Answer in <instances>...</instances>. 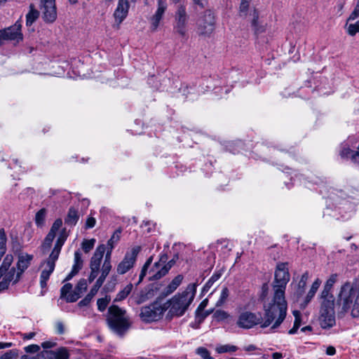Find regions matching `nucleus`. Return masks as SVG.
Returning a JSON list of instances; mask_svg holds the SVG:
<instances>
[{
    "label": "nucleus",
    "instance_id": "nucleus-21",
    "mask_svg": "<svg viewBox=\"0 0 359 359\" xmlns=\"http://www.w3.org/2000/svg\"><path fill=\"white\" fill-rule=\"evenodd\" d=\"M44 359H68L69 353L67 350L61 347L56 351H43L41 352Z\"/></svg>",
    "mask_w": 359,
    "mask_h": 359
},
{
    "label": "nucleus",
    "instance_id": "nucleus-14",
    "mask_svg": "<svg viewBox=\"0 0 359 359\" xmlns=\"http://www.w3.org/2000/svg\"><path fill=\"white\" fill-rule=\"evenodd\" d=\"M163 313V308L157 304H151L142 308L140 317L144 321L151 322L159 319Z\"/></svg>",
    "mask_w": 359,
    "mask_h": 359
},
{
    "label": "nucleus",
    "instance_id": "nucleus-44",
    "mask_svg": "<svg viewBox=\"0 0 359 359\" xmlns=\"http://www.w3.org/2000/svg\"><path fill=\"white\" fill-rule=\"evenodd\" d=\"M110 300V297H108L99 299L97 302L98 310L100 311H104L106 309L107 305L109 304Z\"/></svg>",
    "mask_w": 359,
    "mask_h": 359
},
{
    "label": "nucleus",
    "instance_id": "nucleus-50",
    "mask_svg": "<svg viewBox=\"0 0 359 359\" xmlns=\"http://www.w3.org/2000/svg\"><path fill=\"white\" fill-rule=\"evenodd\" d=\"M55 235L56 234L49 231L44 239L43 246L49 248L51 245V243L53 241V240L55 237Z\"/></svg>",
    "mask_w": 359,
    "mask_h": 359
},
{
    "label": "nucleus",
    "instance_id": "nucleus-3",
    "mask_svg": "<svg viewBox=\"0 0 359 359\" xmlns=\"http://www.w3.org/2000/svg\"><path fill=\"white\" fill-rule=\"evenodd\" d=\"M196 292V284L187 285L184 291L173 296L164 305L168 310V315L172 317H180L184 314L193 302Z\"/></svg>",
    "mask_w": 359,
    "mask_h": 359
},
{
    "label": "nucleus",
    "instance_id": "nucleus-25",
    "mask_svg": "<svg viewBox=\"0 0 359 359\" xmlns=\"http://www.w3.org/2000/svg\"><path fill=\"white\" fill-rule=\"evenodd\" d=\"M102 285V283L97 280L94 286L91 288L89 293L86 296V297L83 299L81 300L79 302L78 305L80 307L88 305V304L90 302L93 297L97 294L98 290Z\"/></svg>",
    "mask_w": 359,
    "mask_h": 359
},
{
    "label": "nucleus",
    "instance_id": "nucleus-48",
    "mask_svg": "<svg viewBox=\"0 0 359 359\" xmlns=\"http://www.w3.org/2000/svg\"><path fill=\"white\" fill-rule=\"evenodd\" d=\"M72 290L71 283L65 284L60 289V298L64 299Z\"/></svg>",
    "mask_w": 359,
    "mask_h": 359
},
{
    "label": "nucleus",
    "instance_id": "nucleus-58",
    "mask_svg": "<svg viewBox=\"0 0 359 359\" xmlns=\"http://www.w3.org/2000/svg\"><path fill=\"white\" fill-rule=\"evenodd\" d=\"M55 345H56V343L55 341H46L41 344L42 348H43L45 349L54 347V346H55Z\"/></svg>",
    "mask_w": 359,
    "mask_h": 359
},
{
    "label": "nucleus",
    "instance_id": "nucleus-2",
    "mask_svg": "<svg viewBox=\"0 0 359 359\" xmlns=\"http://www.w3.org/2000/svg\"><path fill=\"white\" fill-rule=\"evenodd\" d=\"M287 304L285 294L273 292L271 301L264 306V316L262 327H266L273 323L271 329L278 327L287 315Z\"/></svg>",
    "mask_w": 359,
    "mask_h": 359
},
{
    "label": "nucleus",
    "instance_id": "nucleus-31",
    "mask_svg": "<svg viewBox=\"0 0 359 359\" xmlns=\"http://www.w3.org/2000/svg\"><path fill=\"white\" fill-rule=\"evenodd\" d=\"M121 231L120 229L116 230L113 235L111 236V238L107 242V245L109 247V249L107 251H110V255H111V252L116 244L118 242L121 238Z\"/></svg>",
    "mask_w": 359,
    "mask_h": 359
},
{
    "label": "nucleus",
    "instance_id": "nucleus-22",
    "mask_svg": "<svg viewBox=\"0 0 359 359\" xmlns=\"http://www.w3.org/2000/svg\"><path fill=\"white\" fill-rule=\"evenodd\" d=\"M83 267V260L80 251L77 250L74 252V264L70 273L67 276L65 281L71 280Z\"/></svg>",
    "mask_w": 359,
    "mask_h": 359
},
{
    "label": "nucleus",
    "instance_id": "nucleus-56",
    "mask_svg": "<svg viewBox=\"0 0 359 359\" xmlns=\"http://www.w3.org/2000/svg\"><path fill=\"white\" fill-rule=\"evenodd\" d=\"M0 359H16V355L12 351H8L4 353Z\"/></svg>",
    "mask_w": 359,
    "mask_h": 359
},
{
    "label": "nucleus",
    "instance_id": "nucleus-4",
    "mask_svg": "<svg viewBox=\"0 0 359 359\" xmlns=\"http://www.w3.org/2000/svg\"><path fill=\"white\" fill-rule=\"evenodd\" d=\"M338 304L343 313L350 311L352 317H359V288L350 283H344L339 294Z\"/></svg>",
    "mask_w": 359,
    "mask_h": 359
},
{
    "label": "nucleus",
    "instance_id": "nucleus-64",
    "mask_svg": "<svg viewBox=\"0 0 359 359\" xmlns=\"http://www.w3.org/2000/svg\"><path fill=\"white\" fill-rule=\"evenodd\" d=\"M283 354L281 353L276 352L272 354V358L273 359H280L282 358Z\"/></svg>",
    "mask_w": 359,
    "mask_h": 359
},
{
    "label": "nucleus",
    "instance_id": "nucleus-30",
    "mask_svg": "<svg viewBox=\"0 0 359 359\" xmlns=\"http://www.w3.org/2000/svg\"><path fill=\"white\" fill-rule=\"evenodd\" d=\"M79 219V215L77 211L74 208H70L68 214L65 219V224L68 225H75Z\"/></svg>",
    "mask_w": 359,
    "mask_h": 359
},
{
    "label": "nucleus",
    "instance_id": "nucleus-5",
    "mask_svg": "<svg viewBox=\"0 0 359 359\" xmlns=\"http://www.w3.org/2000/svg\"><path fill=\"white\" fill-rule=\"evenodd\" d=\"M107 320L110 329L119 335H122L126 332L130 325L126 311L116 305H112L109 308Z\"/></svg>",
    "mask_w": 359,
    "mask_h": 359
},
{
    "label": "nucleus",
    "instance_id": "nucleus-52",
    "mask_svg": "<svg viewBox=\"0 0 359 359\" xmlns=\"http://www.w3.org/2000/svg\"><path fill=\"white\" fill-rule=\"evenodd\" d=\"M337 274L331 275L330 277L326 281L324 287L332 290V286L337 281Z\"/></svg>",
    "mask_w": 359,
    "mask_h": 359
},
{
    "label": "nucleus",
    "instance_id": "nucleus-59",
    "mask_svg": "<svg viewBox=\"0 0 359 359\" xmlns=\"http://www.w3.org/2000/svg\"><path fill=\"white\" fill-rule=\"evenodd\" d=\"M90 270H91V271H90V276L88 278V280L90 283L93 282L96 278V277L98 275V272H99V270H94V269H90Z\"/></svg>",
    "mask_w": 359,
    "mask_h": 359
},
{
    "label": "nucleus",
    "instance_id": "nucleus-49",
    "mask_svg": "<svg viewBox=\"0 0 359 359\" xmlns=\"http://www.w3.org/2000/svg\"><path fill=\"white\" fill-rule=\"evenodd\" d=\"M348 34L354 36L356 33L359 32V21L353 24H349L347 28Z\"/></svg>",
    "mask_w": 359,
    "mask_h": 359
},
{
    "label": "nucleus",
    "instance_id": "nucleus-1",
    "mask_svg": "<svg viewBox=\"0 0 359 359\" xmlns=\"http://www.w3.org/2000/svg\"><path fill=\"white\" fill-rule=\"evenodd\" d=\"M32 256L21 255L18 257L16 270L11 266L13 262L12 255H7L0 266V291L8 288L10 283L15 284L18 282L22 273L28 268Z\"/></svg>",
    "mask_w": 359,
    "mask_h": 359
},
{
    "label": "nucleus",
    "instance_id": "nucleus-19",
    "mask_svg": "<svg viewBox=\"0 0 359 359\" xmlns=\"http://www.w3.org/2000/svg\"><path fill=\"white\" fill-rule=\"evenodd\" d=\"M129 6L128 0H118L117 7L114 13L115 20L118 25L126 18Z\"/></svg>",
    "mask_w": 359,
    "mask_h": 359
},
{
    "label": "nucleus",
    "instance_id": "nucleus-36",
    "mask_svg": "<svg viewBox=\"0 0 359 359\" xmlns=\"http://www.w3.org/2000/svg\"><path fill=\"white\" fill-rule=\"evenodd\" d=\"M229 295V290L226 287H224L221 291L219 299L216 302V306H222L227 300Z\"/></svg>",
    "mask_w": 359,
    "mask_h": 359
},
{
    "label": "nucleus",
    "instance_id": "nucleus-43",
    "mask_svg": "<svg viewBox=\"0 0 359 359\" xmlns=\"http://www.w3.org/2000/svg\"><path fill=\"white\" fill-rule=\"evenodd\" d=\"M196 353L203 359H212L209 351L205 347L197 348Z\"/></svg>",
    "mask_w": 359,
    "mask_h": 359
},
{
    "label": "nucleus",
    "instance_id": "nucleus-16",
    "mask_svg": "<svg viewBox=\"0 0 359 359\" xmlns=\"http://www.w3.org/2000/svg\"><path fill=\"white\" fill-rule=\"evenodd\" d=\"M250 1L251 0H241L239 14L243 18H248L252 25L256 26L257 25L259 15L256 9L250 8Z\"/></svg>",
    "mask_w": 359,
    "mask_h": 359
},
{
    "label": "nucleus",
    "instance_id": "nucleus-40",
    "mask_svg": "<svg viewBox=\"0 0 359 359\" xmlns=\"http://www.w3.org/2000/svg\"><path fill=\"white\" fill-rule=\"evenodd\" d=\"M95 243V239L92 238L90 240H84L81 243V247L83 250L88 253L94 247Z\"/></svg>",
    "mask_w": 359,
    "mask_h": 359
},
{
    "label": "nucleus",
    "instance_id": "nucleus-46",
    "mask_svg": "<svg viewBox=\"0 0 359 359\" xmlns=\"http://www.w3.org/2000/svg\"><path fill=\"white\" fill-rule=\"evenodd\" d=\"M355 151L351 150L348 146L344 145L340 151V155L342 158H351L353 154H354Z\"/></svg>",
    "mask_w": 359,
    "mask_h": 359
},
{
    "label": "nucleus",
    "instance_id": "nucleus-35",
    "mask_svg": "<svg viewBox=\"0 0 359 359\" xmlns=\"http://www.w3.org/2000/svg\"><path fill=\"white\" fill-rule=\"evenodd\" d=\"M308 279H309V273L307 272H306L302 276L301 279L298 283V287H297V292L299 296L302 295L304 292V290H305Z\"/></svg>",
    "mask_w": 359,
    "mask_h": 359
},
{
    "label": "nucleus",
    "instance_id": "nucleus-34",
    "mask_svg": "<svg viewBox=\"0 0 359 359\" xmlns=\"http://www.w3.org/2000/svg\"><path fill=\"white\" fill-rule=\"evenodd\" d=\"M238 348L234 345L231 344H224L219 345L216 347V351L218 353H233L236 351Z\"/></svg>",
    "mask_w": 359,
    "mask_h": 359
},
{
    "label": "nucleus",
    "instance_id": "nucleus-9",
    "mask_svg": "<svg viewBox=\"0 0 359 359\" xmlns=\"http://www.w3.org/2000/svg\"><path fill=\"white\" fill-rule=\"evenodd\" d=\"M215 19L210 11H206L198 22V32L200 35L209 36L215 30Z\"/></svg>",
    "mask_w": 359,
    "mask_h": 359
},
{
    "label": "nucleus",
    "instance_id": "nucleus-39",
    "mask_svg": "<svg viewBox=\"0 0 359 359\" xmlns=\"http://www.w3.org/2000/svg\"><path fill=\"white\" fill-rule=\"evenodd\" d=\"M87 289V281L86 279H81L74 288V291L76 293L79 294V296H81L83 292H85Z\"/></svg>",
    "mask_w": 359,
    "mask_h": 359
},
{
    "label": "nucleus",
    "instance_id": "nucleus-57",
    "mask_svg": "<svg viewBox=\"0 0 359 359\" xmlns=\"http://www.w3.org/2000/svg\"><path fill=\"white\" fill-rule=\"evenodd\" d=\"M56 332L59 334H62L65 332V327L62 323L57 322L55 324Z\"/></svg>",
    "mask_w": 359,
    "mask_h": 359
},
{
    "label": "nucleus",
    "instance_id": "nucleus-60",
    "mask_svg": "<svg viewBox=\"0 0 359 359\" xmlns=\"http://www.w3.org/2000/svg\"><path fill=\"white\" fill-rule=\"evenodd\" d=\"M351 161L353 163H358L359 165V149L358 151H355L354 154H352Z\"/></svg>",
    "mask_w": 359,
    "mask_h": 359
},
{
    "label": "nucleus",
    "instance_id": "nucleus-7",
    "mask_svg": "<svg viewBox=\"0 0 359 359\" xmlns=\"http://www.w3.org/2000/svg\"><path fill=\"white\" fill-rule=\"evenodd\" d=\"M189 16L186 11V8L183 5H180L175 14V22L173 29L175 33L181 36H185L188 30Z\"/></svg>",
    "mask_w": 359,
    "mask_h": 359
},
{
    "label": "nucleus",
    "instance_id": "nucleus-23",
    "mask_svg": "<svg viewBox=\"0 0 359 359\" xmlns=\"http://www.w3.org/2000/svg\"><path fill=\"white\" fill-rule=\"evenodd\" d=\"M111 269V264L110 251H107L105 255V258H104L103 265L102 266L101 276L98 278V279L97 280L103 284L104 281L105 280L106 277L109 273Z\"/></svg>",
    "mask_w": 359,
    "mask_h": 359
},
{
    "label": "nucleus",
    "instance_id": "nucleus-63",
    "mask_svg": "<svg viewBox=\"0 0 359 359\" xmlns=\"http://www.w3.org/2000/svg\"><path fill=\"white\" fill-rule=\"evenodd\" d=\"M246 351H252L257 349V347L255 345L250 344L244 348Z\"/></svg>",
    "mask_w": 359,
    "mask_h": 359
},
{
    "label": "nucleus",
    "instance_id": "nucleus-27",
    "mask_svg": "<svg viewBox=\"0 0 359 359\" xmlns=\"http://www.w3.org/2000/svg\"><path fill=\"white\" fill-rule=\"evenodd\" d=\"M222 275V270L215 271L203 286V292H208L212 286V285L221 278Z\"/></svg>",
    "mask_w": 359,
    "mask_h": 359
},
{
    "label": "nucleus",
    "instance_id": "nucleus-15",
    "mask_svg": "<svg viewBox=\"0 0 359 359\" xmlns=\"http://www.w3.org/2000/svg\"><path fill=\"white\" fill-rule=\"evenodd\" d=\"M22 39L21 25L18 22L5 29L0 30V43L5 40L17 41Z\"/></svg>",
    "mask_w": 359,
    "mask_h": 359
},
{
    "label": "nucleus",
    "instance_id": "nucleus-13",
    "mask_svg": "<svg viewBox=\"0 0 359 359\" xmlns=\"http://www.w3.org/2000/svg\"><path fill=\"white\" fill-rule=\"evenodd\" d=\"M262 317L250 311L242 312L237 320L236 325L243 329H250L261 323Z\"/></svg>",
    "mask_w": 359,
    "mask_h": 359
},
{
    "label": "nucleus",
    "instance_id": "nucleus-41",
    "mask_svg": "<svg viewBox=\"0 0 359 359\" xmlns=\"http://www.w3.org/2000/svg\"><path fill=\"white\" fill-rule=\"evenodd\" d=\"M6 236L4 229H0V254H5L6 250Z\"/></svg>",
    "mask_w": 359,
    "mask_h": 359
},
{
    "label": "nucleus",
    "instance_id": "nucleus-42",
    "mask_svg": "<svg viewBox=\"0 0 359 359\" xmlns=\"http://www.w3.org/2000/svg\"><path fill=\"white\" fill-rule=\"evenodd\" d=\"M152 261H153V257L151 256L145 262V264H144L142 270H141V272H140V280H139V283L141 282L144 277L146 276L147 274V269L148 268L151 266V263H152Z\"/></svg>",
    "mask_w": 359,
    "mask_h": 359
},
{
    "label": "nucleus",
    "instance_id": "nucleus-62",
    "mask_svg": "<svg viewBox=\"0 0 359 359\" xmlns=\"http://www.w3.org/2000/svg\"><path fill=\"white\" fill-rule=\"evenodd\" d=\"M36 335V333L34 332H29V333H25L23 334L22 335V338L24 339H32L33 337H34Z\"/></svg>",
    "mask_w": 359,
    "mask_h": 359
},
{
    "label": "nucleus",
    "instance_id": "nucleus-45",
    "mask_svg": "<svg viewBox=\"0 0 359 359\" xmlns=\"http://www.w3.org/2000/svg\"><path fill=\"white\" fill-rule=\"evenodd\" d=\"M46 213V212L45 209H41L36 212L35 217V222L38 226L43 224L45 219Z\"/></svg>",
    "mask_w": 359,
    "mask_h": 359
},
{
    "label": "nucleus",
    "instance_id": "nucleus-55",
    "mask_svg": "<svg viewBox=\"0 0 359 359\" xmlns=\"http://www.w3.org/2000/svg\"><path fill=\"white\" fill-rule=\"evenodd\" d=\"M95 224H96L95 219L93 217H89L86 219V227L87 229H91L95 226Z\"/></svg>",
    "mask_w": 359,
    "mask_h": 359
},
{
    "label": "nucleus",
    "instance_id": "nucleus-17",
    "mask_svg": "<svg viewBox=\"0 0 359 359\" xmlns=\"http://www.w3.org/2000/svg\"><path fill=\"white\" fill-rule=\"evenodd\" d=\"M166 9V0H158L157 9L149 20L151 23V29L153 32L156 31L158 29Z\"/></svg>",
    "mask_w": 359,
    "mask_h": 359
},
{
    "label": "nucleus",
    "instance_id": "nucleus-54",
    "mask_svg": "<svg viewBox=\"0 0 359 359\" xmlns=\"http://www.w3.org/2000/svg\"><path fill=\"white\" fill-rule=\"evenodd\" d=\"M27 353H36L40 350V347L36 344H32L25 348Z\"/></svg>",
    "mask_w": 359,
    "mask_h": 359
},
{
    "label": "nucleus",
    "instance_id": "nucleus-38",
    "mask_svg": "<svg viewBox=\"0 0 359 359\" xmlns=\"http://www.w3.org/2000/svg\"><path fill=\"white\" fill-rule=\"evenodd\" d=\"M213 317L218 321H223L229 318L231 316L228 312L224 310H217L214 313Z\"/></svg>",
    "mask_w": 359,
    "mask_h": 359
},
{
    "label": "nucleus",
    "instance_id": "nucleus-53",
    "mask_svg": "<svg viewBox=\"0 0 359 359\" xmlns=\"http://www.w3.org/2000/svg\"><path fill=\"white\" fill-rule=\"evenodd\" d=\"M359 17V0H358L356 6L348 18V20H353Z\"/></svg>",
    "mask_w": 359,
    "mask_h": 359
},
{
    "label": "nucleus",
    "instance_id": "nucleus-26",
    "mask_svg": "<svg viewBox=\"0 0 359 359\" xmlns=\"http://www.w3.org/2000/svg\"><path fill=\"white\" fill-rule=\"evenodd\" d=\"M67 238V235L65 232V230H63L60 233L59 237L57 238L56 243L55 244V246L51 252V253H53V256L55 255H60V253L61 252V249L62 245H64L66 239Z\"/></svg>",
    "mask_w": 359,
    "mask_h": 359
},
{
    "label": "nucleus",
    "instance_id": "nucleus-12",
    "mask_svg": "<svg viewBox=\"0 0 359 359\" xmlns=\"http://www.w3.org/2000/svg\"><path fill=\"white\" fill-rule=\"evenodd\" d=\"M58 257V255L53 256V253H50L48 258L41 264L42 271L40 276V285L41 287L43 288L46 287L47 281L55 269V262L57 260Z\"/></svg>",
    "mask_w": 359,
    "mask_h": 359
},
{
    "label": "nucleus",
    "instance_id": "nucleus-32",
    "mask_svg": "<svg viewBox=\"0 0 359 359\" xmlns=\"http://www.w3.org/2000/svg\"><path fill=\"white\" fill-rule=\"evenodd\" d=\"M39 12L37 10L34 8L32 4L30 5V11L26 15V25L27 26H31L33 22L38 18Z\"/></svg>",
    "mask_w": 359,
    "mask_h": 359
},
{
    "label": "nucleus",
    "instance_id": "nucleus-61",
    "mask_svg": "<svg viewBox=\"0 0 359 359\" xmlns=\"http://www.w3.org/2000/svg\"><path fill=\"white\" fill-rule=\"evenodd\" d=\"M336 353V349L334 346H330L326 349V354L327 355H334Z\"/></svg>",
    "mask_w": 359,
    "mask_h": 359
},
{
    "label": "nucleus",
    "instance_id": "nucleus-6",
    "mask_svg": "<svg viewBox=\"0 0 359 359\" xmlns=\"http://www.w3.org/2000/svg\"><path fill=\"white\" fill-rule=\"evenodd\" d=\"M290 275L287 263L277 264L275 271V278L273 283V292H280L285 294L286 285L290 280Z\"/></svg>",
    "mask_w": 359,
    "mask_h": 359
},
{
    "label": "nucleus",
    "instance_id": "nucleus-20",
    "mask_svg": "<svg viewBox=\"0 0 359 359\" xmlns=\"http://www.w3.org/2000/svg\"><path fill=\"white\" fill-rule=\"evenodd\" d=\"M106 251V246L104 244L97 247L90 262V269L100 270L101 261Z\"/></svg>",
    "mask_w": 359,
    "mask_h": 359
},
{
    "label": "nucleus",
    "instance_id": "nucleus-10",
    "mask_svg": "<svg viewBox=\"0 0 359 359\" xmlns=\"http://www.w3.org/2000/svg\"><path fill=\"white\" fill-rule=\"evenodd\" d=\"M321 305L319 316V323L323 329L330 328L335 325V313L334 306Z\"/></svg>",
    "mask_w": 359,
    "mask_h": 359
},
{
    "label": "nucleus",
    "instance_id": "nucleus-11",
    "mask_svg": "<svg viewBox=\"0 0 359 359\" xmlns=\"http://www.w3.org/2000/svg\"><path fill=\"white\" fill-rule=\"evenodd\" d=\"M168 261L166 255H162L158 260L154 263L151 268L149 273L150 274L149 280H156L165 276L170 269V266H165V263Z\"/></svg>",
    "mask_w": 359,
    "mask_h": 359
},
{
    "label": "nucleus",
    "instance_id": "nucleus-29",
    "mask_svg": "<svg viewBox=\"0 0 359 359\" xmlns=\"http://www.w3.org/2000/svg\"><path fill=\"white\" fill-rule=\"evenodd\" d=\"M320 284H321V280L319 278L316 279V280L313 283L311 289L309 290L308 294L306 296L304 305V307L315 296V294L317 292L318 289L319 288Z\"/></svg>",
    "mask_w": 359,
    "mask_h": 359
},
{
    "label": "nucleus",
    "instance_id": "nucleus-18",
    "mask_svg": "<svg viewBox=\"0 0 359 359\" xmlns=\"http://www.w3.org/2000/svg\"><path fill=\"white\" fill-rule=\"evenodd\" d=\"M41 8L43 19L46 22H53L57 18L55 0H43Z\"/></svg>",
    "mask_w": 359,
    "mask_h": 359
},
{
    "label": "nucleus",
    "instance_id": "nucleus-28",
    "mask_svg": "<svg viewBox=\"0 0 359 359\" xmlns=\"http://www.w3.org/2000/svg\"><path fill=\"white\" fill-rule=\"evenodd\" d=\"M320 297L323 299L321 305H328L327 303L330 302V306H334V298L331 294V289H328L324 287L323 290L321 292Z\"/></svg>",
    "mask_w": 359,
    "mask_h": 359
},
{
    "label": "nucleus",
    "instance_id": "nucleus-24",
    "mask_svg": "<svg viewBox=\"0 0 359 359\" xmlns=\"http://www.w3.org/2000/svg\"><path fill=\"white\" fill-rule=\"evenodd\" d=\"M184 277L182 275L179 274L175 276L172 281L168 285V286L164 289L163 294L165 295H169L174 292L177 287L181 285Z\"/></svg>",
    "mask_w": 359,
    "mask_h": 359
},
{
    "label": "nucleus",
    "instance_id": "nucleus-47",
    "mask_svg": "<svg viewBox=\"0 0 359 359\" xmlns=\"http://www.w3.org/2000/svg\"><path fill=\"white\" fill-rule=\"evenodd\" d=\"M81 296H79V293H76L74 290H72L65 298L67 302H76Z\"/></svg>",
    "mask_w": 359,
    "mask_h": 359
},
{
    "label": "nucleus",
    "instance_id": "nucleus-51",
    "mask_svg": "<svg viewBox=\"0 0 359 359\" xmlns=\"http://www.w3.org/2000/svg\"><path fill=\"white\" fill-rule=\"evenodd\" d=\"M62 225V221L61 219H57L53 224L50 231L56 234L57 231L60 229Z\"/></svg>",
    "mask_w": 359,
    "mask_h": 359
},
{
    "label": "nucleus",
    "instance_id": "nucleus-37",
    "mask_svg": "<svg viewBox=\"0 0 359 359\" xmlns=\"http://www.w3.org/2000/svg\"><path fill=\"white\" fill-rule=\"evenodd\" d=\"M133 289V285L128 284L121 291L118 292L116 297V301H121L124 299L128 297V295L130 293Z\"/></svg>",
    "mask_w": 359,
    "mask_h": 359
},
{
    "label": "nucleus",
    "instance_id": "nucleus-8",
    "mask_svg": "<svg viewBox=\"0 0 359 359\" xmlns=\"http://www.w3.org/2000/svg\"><path fill=\"white\" fill-rule=\"evenodd\" d=\"M140 250V246H135L126 252L123 260L117 266L116 271L118 274H124L133 267Z\"/></svg>",
    "mask_w": 359,
    "mask_h": 359
},
{
    "label": "nucleus",
    "instance_id": "nucleus-33",
    "mask_svg": "<svg viewBox=\"0 0 359 359\" xmlns=\"http://www.w3.org/2000/svg\"><path fill=\"white\" fill-rule=\"evenodd\" d=\"M293 316H294V325L292 328L289 330V334H295L302 324L301 313L295 310L293 311Z\"/></svg>",
    "mask_w": 359,
    "mask_h": 359
}]
</instances>
